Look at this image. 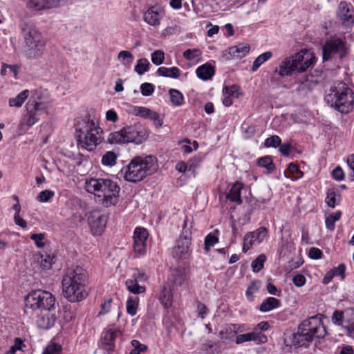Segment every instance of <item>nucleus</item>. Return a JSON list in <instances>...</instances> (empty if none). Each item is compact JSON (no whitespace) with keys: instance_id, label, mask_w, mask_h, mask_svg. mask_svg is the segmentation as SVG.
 I'll use <instances>...</instances> for the list:
<instances>
[{"instance_id":"423d86ee","label":"nucleus","mask_w":354,"mask_h":354,"mask_svg":"<svg viewBox=\"0 0 354 354\" xmlns=\"http://www.w3.org/2000/svg\"><path fill=\"white\" fill-rule=\"evenodd\" d=\"M326 102L342 113H348L353 110L354 93L346 84L337 82L325 96Z\"/></svg>"},{"instance_id":"7c9ffc66","label":"nucleus","mask_w":354,"mask_h":354,"mask_svg":"<svg viewBox=\"0 0 354 354\" xmlns=\"http://www.w3.org/2000/svg\"><path fill=\"white\" fill-rule=\"evenodd\" d=\"M40 266L41 268L46 270L51 268L53 263H55V256L53 254H41L40 255Z\"/></svg>"},{"instance_id":"393cba45","label":"nucleus","mask_w":354,"mask_h":354,"mask_svg":"<svg viewBox=\"0 0 354 354\" xmlns=\"http://www.w3.org/2000/svg\"><path fill=\"white\" fill-rule=\"evenodd\" d=\"M214 74V66L210 64H205L196 69V75L198 78L207 80L212 78Z\"/></svg>"},{"instance_id":"052dcab7","label":"nucleus","mask_w":354,"mask_h":354,"mask_svg":"<svg viewBox=\"0 0 354 354\" xmlns=\"http://www.w3.org/2000/svg\"><path fill=\"white\" fill-rule=\"evenodd\" d=\"M261 286V282L259 281H253L250 283V285L248 286V290H246V295L249 297H252L253 294L255 292H257Z\"/></svg>"},{"instance_id":"4468645a","label":"nucleus","mask_w":354,"mask_h":354,"mask_svg":"<svg viewBox=\"0 0 354 354\" xmlns=\"http://www.w3.org/2000/svg\"><path fill=\"white\" fill-rule=\"evenodd\" d=\"M24 45L30 46L32 44L45 43L39 31L32 26H26L22 28Z\"/></svg>"},{"instance_id":"603ef678","label":"nucleus","mask_w":354,"mask_h":354,"mask_svg":"<svg viewBox=\"0 0 354 354\" xmlns=\"http://www.w3.org/2000/svg\"><path fill=\"white\" fill-rule=\"evenodd\" d=\"M62 346L58 343H52L46 348L42 354H61Z\"/></svg>"},{"instance_id":"a18cd8bd","label":"nucleus","mask_w":354,"mask_h":354,"mask_svg":"<svg viewBox=\"0 0 354 354\" xmlns=\"http://www.w3.org/2000/svg\"><path fill=\"white\" fill-rule=\"evenodd\" d=\"M266 259V257L264 254H260L257 258L252 261V268L254 272H259L263 268V263Z\"/></svg>"},{"instance_id":"5fc2aeb1","label":"nucleus","mask_w":354,"mask_h":354,"mask_svg":"<svg viewBox=\"0 0 354 354\" xmlns=\"http://www.w3.org/2000/svg\"><path fill=\"white\" fill-rule=\"evenodd\" d=\"M27 8L35 11L43 10V1L42 0H29L26 3Z\"/></svg>"},{"instance_id":"338daca9","label":"nucleus","mask_w":354,"mask_h":354,"mask_svg":"<svg viewBox=\"0 0 354 354\" xmlns=\"http://www.w3.org/2000/svg\"><path fill=\"white\" fill-rule=\"evenodd\" d=\"M344 318V313L340 310H335L332 316V322L335 324L341 325Z\"/></svg>"},{"instance_id":"69168bd1","label":"nucleus","mask_w":354,"mask_h":354,"mask_svg":"<svg viewBox=\"0 0 354 354\" xmlns=\"http://www.w3.org/2000/svg\"><path fill=\"white\" fill-rule=\"evenodd\" d=\"M44 10L57 8L60 4V0H42Z\"/></svg>"},{"instance_id":"864d4df0","label":"nucleus","mask_w":354,"mask_h":354,"mask_svg":"<svg viewBox=\"0 0 354 354\" xmlns=\"http://www.w3.org/2000/svg\"><path fill=\"white\" fill-rule=\"evenodd\" d=\"M251 232L254 233V237L258 243H261L268 234V230L265 227H260L257 230Z\"/></svg>"},{"instance_id":"a211bd4d","label":"nucleus","mask_w":354,"mask_h":354,"mask_svg":"<svg viewBox=\"0 0 354 354\" xmlns=\"http://www.w3.org/2000/svg\"><path fill=\"white\" fill-rule=\"evenodd\" d=\"M191 238L187 236H180L173 248L172 254L174 258L181 259L189 252Z\"/></svg>"},{"instance_id":"9d476101","label":"nucleus","mask_w":354,"mask_h":354,"mask_svg":"<svg viewBox=\"0 0 354 354\" xmlns=\"http://www.w3.org/2000/svg\"><path fill=\"white\" fill-rule=\"evenodd\" d=\"M348 54V48L346 46V41L333 36L327 39L322 46L323 60L328 61L333 56L337 55L340 59Z\"/></svg>"},{"instance_id":"774afa93","label":"nucleus","mask_w":354,"mask_h":354,"mask_svg":"<svg viewBox=\"0 0 354 354\" xmlns=\"http://www.w3.org/2000/svg\"><path fill=\"white\" fill-rule=\"evenodd\" d=\"M292 283L297 287H301L306 283V277L301 274H297L293 277Z\"/></svg>"},{"instance_id":"8fccbe9b","label":"nucleus","mask_w":354,"mask_h":354,"mask_svg":"<svg viewBox=\"0 0 354 354\" xmlns=\"http://www.w3.org/2000/svg\"><path fill=\"white\" fill-rule=\"evenodd\" d=\"M165 60V53L161 50H156L151 54V62L158 66L163 63Z\"/></svg>"},{"instance_id":"bf43d9fd","label":"nucleus","mask_w":354,"mask_h":354,"mask_svg":"<svg viewBox=\"0 0 354 354\" xmlns=\"http://www.w3.org/2000/svg\"><path fill=\"white\" fill-rule=\"evenodd\" d=\"M54 192L46 189L44 191H41L39 194L37 196V200L39 202H47L54 196Z\"/></svg>"},{"instance_id":"4c0bfd02","label":"nucleus","mask_w":354,"mask_h":354,"mask_svg":"<svg viewBox=\"0 0 354 354\" xmlns=\"http://www.w3.org/2000/svg\"><path fill=\"white\" fill-rule=\"evenodd\" d=\"M117 156L111 151H107L102 158V164L106 166H113L116 163Z\"/></svg>"},{"instance_id":"37998d69","label":"nucleus","mask_w":354,"mask_h":354,"mask_svg":"<svg viewBox=\"0 0 354 354\" xmlns=\"http://www.w3.org/2000/svg\"><path fill=\"white\" fill-rule=\"evenodd\" d=\"M202 55V52L198 48L187 49L183 53V57L189 61L199 59Z\"/></svg>"},{"instance_id":"680f3d73","label":"nucleus","mask_w":354,"mask_h":354,"mask_svg":"<svg viewBox=\"0 0 354 354\" xmlns=\"http://www.w3.org/2000/svg\"><path fill=\"white\" fill-rule=\"evenodd\" d=\"M347 165L350 170L348 173V178L351 181H354V153L348 157Z\"/></svg>"},{"instance_id":"a878e982","label":"nucleus","mask_w":354,"mask_h":354,"mask_svg":"<svg viewBox=\"0 0 354 354\" xmlns=\"http://www.w3.org/2000/svg\"><path fill=\"white\" fill-rule=\"evenodd\" d=\"M157 73L160 76L167 77L171 78H178L180 75V71L178 67L174 66L171 68L160 67Z\"/></svg>"},{"instance_id":"0e129e2a","label":"nucleus","mask_w":354,"mask_h":354,"mask_svg":"<svg viewBox=\"0 0 354 354\" xmlns=\"http://www.w3.org/2000/svg\"><path fill=\"white\" fill-rule=\"evenodd\" d=\"M22 346H24L22 340L20 338H16L14 345L10 347V350L8 351V353L15 354L17 351L22 350Z\"/></svg>"},{"instance_id":"e433bc0d","label":"nucleus","mask_w":354,"mask_h":354,"mask_svg":"<svg viewBox=\"0 0 354 354\" xmlns=\"http://www.w3.org/2000/svg\"><path fill=\"white\" fill-rule=\"evenodd\" d=\"M173 282L175 285L181 286L185 279V273L183 269H174L171 272Z\"/></svg>"},{"instance_id":"b1692460","label":"nucleus","mask_w":354,"mask_h":354,"mask_svg":"<svg viewBox=\"0 0 354 354\" xmlns=\"http://www.w3.org/2000/svg\"><path fill=\"white\" fill-rule=\"evenodd\" d=\"M243 188V184L242 183L239 181L236 182L232 185L226 198L232 202L241 204L242 203V200L241 198V191Z\"/></svg>"},{"instance_id":"c9c22d12","label":"nucleus","mask_w":354,"mask_h":354,"mask_svg":"<svg viewBox=\"0 0 354 354\" xmlns=\"http://www.w3.org/2000/svg\"><path fill=\"white\" fill-rule=\"evenodd\" d=\"M272 55V53L270 51H267L258 56L253 62L252 71H256L263 63L270 59Z\"/></svg>"},{"instance_id":"09e8293b","label":"nucleus","mask_w":354,"mask_h":354,"mask_svg":"<svg viewBox=\"0 0 354 354\" xmlns=\"http://www.w3.org/2000/svg\"><path fill=\"white\" fill-rule=\"evenodd\" d=\"M239 86L236 84L225 86L223 88V95H229L231 97L235 95L236 97L238 98L239 96Z\"/></svg>"},{"instance_id":"5701e85b","label":"nucleus","mask_w":354,"mask_h":354,"mask_svg":"<svg viewBox=\"0 0 354 354\" xmlns=\"http://www.w3.org/2000/svg\"><path fill=\"white\" fill-rule=\"evenodd\" d=\"M250 47L248 44H239L228 48V53L231 57L241 59L250 52Z\"/></svg>"},{"instance_id":"6e6552de","label":"nucleus","mask_w":354,"mask_h":354,"mask_svg":"<svg viewBox=\"0 0 354 354\" xmlns=\"http://www.w3.org/2000/svg\"><path fill=\"white\" fill-rule=\"evenodd\" d=\"M46 91L36 88L31 91V96L26 104V114L24 116L20 122V126L24 125L30 127L39 119V116L46 113Z\"/></svg>"},{"instance_id":"412c9836","label":"nucleus","mask_w":354,"mask_h":354,"mask_svg":"<svg viewBox=\"0 0 354 354\" xmlns=\"http://www.w3.org/2000/svg\"><path fill=\"white\" fill-rule=\"evenodd\" d=\"M254 341L257 344L266 343L268 337L261 332L253 331L252 333L239 335L236 338V343L240 344L246 342Z\"/></svg>"},{"instance_id":"e2e57ef3","label":"nucleus","mask_w":354,"mask_h":354,"mask_svg":"<svg viewBox=\"0 0 354 354\" xmlns=\"http://www.w3.org/2000/svg\"><path fill=\"white\" fill-rule=\"evenodd\" d=\"M45 235L43 233L39 234H32L30 236V239L33 240L36 244V245L41 248L44 247V243L42 242V241L44 239Z\"/></svg>"},{"instance_id":"c756f323","label":"nucleus","mask_w":354,"mask_h":354,"mask_svg":"<svg viewBox=\"0 0 354 354\" xmlns=\"http://www.w3.org/2000/svg\"><path fill=\"white\" fill-rule=\"evenodd\" d=\"M170 101L174 106H180L184 103V97L181 92L177 89L171 88L169 91Z\"/></svg>"},{"instance_id":"de8ad7c7","label":"nucleus","mask_w":354,"mask_h":354,"mask_svg":"<svg viewBox=\"0 0 354 354\" xmlns=\"http://www.w3.org/2000/svg\"><path fill=\"white\" fill-rule=\"evenodd\" d=\"M171 298L172 296L170 292L165 288L162 292L160 298V301L165 308H169L171 306Z\"/></svg>"},{"instance_id":"f704fd0d","label":"nucleus","mask_w":354,"mask_h":354,"mask_svg":"<svg viewBox=\"0 0 354 354\" xmlns=\"http://www.w3.org/2000/svg\"><path fill=\"white\" fill-rule=\"evenodd\" d=\"M257 163L259 166L265 167L269 173L275 169V166L273 163L272 159L269 156L259 158L257 160Z\"/></svg>"},{"instance_id":"c03bdc74","label":"nucleus","mask_w":354,"mask_h":354,"mask_svg":"<svg viewBox=\"0 0 354 354\" xmlns=\"http://www.w3.org/2000/svg\"><path fill=\"white\" fill-rule=\"evenodd\" d=\"M288 172L292 174V180H297L303 176V172L295 163H290L288 167ZM290 178V176H289Z\"/></svg>"},{"instance_id":"1a4fd4ad","label":"nucleus","mask_w":354,"mask_h":354,"mask_svg":"<svg viewBox=\"0 0 354 354\" xmlns=\"http://www.w3.org/2000/svg\"><path fill=\"white\" fill-rule=\"evenodd\" d=\"M55 297L48 291L33 290L25 297L26 309L50 311L55 308Z\"/></svg>"},{"instance_id":"6ab92c4d","label":"nucleus","mask_w":354,"mask_h":354,"mask_svg":"<svg viewBox=\"0 0 354 354\" xmlns=\"http://www.w3.org/2000/svg\"><path fill=\"white\" fill-rule=\"evenodd\" d=\"M88 223L91 231L94 235H100L106 225V216L105 215H92L88 218Z\"/></svg>"},{"instance_id":"f03ea898","label":"nucleus","mask_w":354,"mask_h":354,"mask_svg":"<svg viewBox=\"0 0 354 354\" xmlns=\"http://www.w3.org/2000/svg\"><path fill=\"white\" fill-rule=\"evenodd\" d=\"M75 128L78 145L82 149L91 151L102 142L103 131L90 115L77 120Z\"/></svg>"},{"instance_id":"6e6d98bb","label":"nucleus","mask_w":354,"mask_h":354,"mask_svg":"<svg viewBox=\"0 0 354 354\" xmlns=\"http://www.w3.org/2000/svg\"><path fill=\"white\" fill-rule=\"evenodd\" d=\"M214 347L213 342L212 341H207L206 343L203 344L198 348L199 354H215L212 351Z\"/></svg>"},{"instance_id":"79ce46f5","label":"nucleus","mask_w":354,"mask_h":354,"mask_svg":"<svg viewBox=\"0 0 354 354\" xmlns=\"http://www.w3.org/2000/svg\"><path fill=\"white\" fill-rule=\"evenodd\" d=\"M131 344L133 348L130 351V354H140L141 353H144L147 350V346L141 344L137 339L131 340Z\"/></svg>"},{"instance_id":"4d7b16f0","label":"nucleus","mask_w":354,"mask_h":354,"mask_svg":"<svg viewBox=\"0 0 354 354\" xmlns=\"http://www.w3.org/2000/svg\"><path fill=\"white\" fill-rule=\"evenodd\" d=\"M155 87L151 83H143L140 86L141 93L143 96H150L154 92Z\"/></svg>"},{"instance_id":"a19ab883","label":"nucleus","mask_w":354,"mask_h":354,"mask_svg":"<svg viewBox=\"0 0 354 354\" xmlns=\"http://www.w3.org/2000/svg\"><path fill=\"white\" fill-rule=\"evenodd\" d=\"M257 241L254 237V233L251 232H248L243 239V245L242 250L244 253L247 252L250 249L254 241Z\"/></svg>"},{"instance_id":"c85d7f7f","label":"nucleus","mask_w":354,"mask_h":354,"mask_svg":"<svg viewBox=\"0 0 354 354\" xmlns=\"http://www.w3.org/2000/svg\"><path fill=\"white\" fill-rule=\"evenodd\" d=\"M30 92L28 90H24L19 93L15 97L9 100L10 106L21 107L25 100L28 98Z\"/></svg>"},{"instance_id":"4be33fe9","label":"nucleus","mask_w":354,"mask_h":354,"mask_svg":"<svg viewBox=\"0 0 354 354\" xmlns=\"http://www.w3.org/2000/svg\"><path fill=\"white\" fill-rule=\"evenodd\" d=\"M56 317L50 311L41 313L37 319V326L41 329L48 330L55 325Z\"/></svg>"},{"instance_id":"473e14b6","label":"nucleus","mask_w":354,"mask_h":354,"mask_svg":"<svg viewBox=\"0 0 354 354\" xmlns=\"http://www.w3.org/2000/svg\"><path fill=\"white\" fill-rule=\"evenodd\" d=\"M107 141L110 144H120L127 142L123 133V128L120 131L111 133L109 135Z\"/></svg>"},{"instance_id":"13d9d810","label":"nucleus","mask_w":354,"mask_h":354,"mask_svg":"<svg viewBox=\"0 0 354 354\" xmlns=\"http://www.w3.org/2000/svg\"><path fill=\"white\" fill-rule=\"evenodd\" d=\"M138 303L137 301H134L132 298H129L127 301V311L129 314L133 316L137 313V308Z\"/></svg>"},{"instance_id":"2f4dec72","label":"nucleus","mask_w":354,"mask_h":354,"mask_svg":"<svg viewBox=\"0 0 354 354\" xmlns=\"http://www.w3.org/2000/svg\"><path fill=\"white\" fill-rule=\"evenodd\" d=\"M127 290L133 294H140L145 292V287L139 286L138 282L134 279H127L126 281Z\"/></svg>"},{"instance_id":"f8f14e48","label":"nucleus","mask_w":354,"mask_h":354,"mask_svg":"<svg viewBox=\"0 0 354 354\" xmlns=\"http://www.w3.org/2000/svg\"><path fill=\"white\" fill-rule=\"evenodd\" d=\"M148 232L145 228L136 227L133 233V250L139 255H144L146 252V241L148 238Z\"/></svg>"},{"instance_id":"ddd939ff","label":"nucleus","mask_w":354,"mask_h":354,"mask_svg":"<svg viewBox=\"0 0 354 354\" xmlns=\"http://www.w3.org/2000/svg\"><path fill=\"white\" fill-rule=\"evenodd\" d=\"M132 113L136 116H140L145 119H149L154 121L158 128L162 127L163 124V120L160 118L159 114L147 107L134 106L132 110Z\"/></svg>"},{"instance_id":"dca6fc26","label":"nucleus","mask_w":354,"mask_h":354,"mask_svg":"<svg viewBox=\"0 0 354 354\" xmlns=\"http://www.w3.org/2000/svg\"><path fill=\"white\" fill-rule=\"evenodd\" d=\"M337 15L344 25L354 23V8L353 5L342 1L338 7Z\"/></svg>"},{"instance_id":"bb28decb","label":"nucleus","mask_w":354,"mask_h":354,"mask_svg":"<svg viewBox=\"0 0 354 354\" xmlns=\"http://www.w3.org/2000/svg\"><path fill=\"white\" fill-rule=\"evenodd\" d=\"M280 305V301L274 297H268L265 299L260 306L259 310L261 312H268Z\"/></svg>"},{"instance_id":"3c124183","label":"nucleus","mask_w":354,"mask_h":354,"mask_svg":"<svg viewBox=\"0 0 354 354\" xmlns=\"http://www.w3.org/2000/svg\"><path fill=\"white\" fill-rule=\"evenodd\" d=\"M218 241V239L216 236L213 235L211 233L207 234L205 239L204 242V249L205 252H208L210 248L214 246Z\"/></svg>"},{"instance_id":"0eeeda50","label":"nucleus","mask_w":354,"mask_h":354,"mask_svg":"<svg viewBox=\"0 0 354 354\" xmlns=\"http://www.w3.org/2000/svg\"><path fill=\"white\" fill-rule=\"evenodd\" d=\"M315 57L307 50H301L286 58L276 68L274 73L280 76H290L294 73H303L315 62Z\"/></svg>"},{"instance_id":"2eb2a0df","label":"nucleus","mask_w":354,"mask_h":354,"mask_svg":"<svg viewBox=\"0 0 354 354\" xmlns=\"http://www.w3.org/2000/svg\"><path fill=\"white\" fill-rule=\"evenodd\" d=\"M120 331L118 329L109 330L103 332L101 337V346L109 354H111L115 348V340Z\"/></svg>"},{"instance_id":"aec40b11","label":"nucleus","mask_w":354,"mask_h":354,"mask_svg":"<svg viewBox=\"0 0 354 354\" xmlns=\"http://www.w3.org/2000/svg\"><path fill=\"white\" fill-rule=\"evenodd\" d=\"M45 43L32 44L30 46L23 45L22 51L24 55L29 59L40 57L44 51Z\"/></svg>"},{"instance_id":"cd10ccee","label":"nucleus","mask_w":354,"mask_h":354,"mask_svg":"<svg viewBox=\"0 0 354 354\" xmlns=\"http://www.w3.org/2000/svg\"><path fill=\"white\" fill-rule=\"evenodd\" d=\"M340 195L333 189L327 191L325 202L330 208H334L340 201Z\"/></svg>"},{"instance_id":"72a5a7b5","label":"nucleus","mask_w":354,"mask_h":354,"mask_svg":"<svg viewBox=\"0 0 354 354\" xmlns=\"http://www.w3.org/2000/svg\"><path fill=\"white\" fill-rule=\"evenodd\" d=\"M342 214V212L339 210L335 214L326 216L325 220L326 228L330 231H333L335 230V223L341 218Z\"/></svg>"},{"instance_id":"ea45409f","label":"nucleus","mask_w":354,"mask_h":354,"mask_svg":"<svg viewBox=\"0 0 354 354\" xmlns=\"http://www.w3.org/2000/svg\"><path fill=\"white\" fill-rule=\"evenodd\" d=\"M118 59L121 61L123 65L130 66L133 60V56L129 51L122 50L118 53Z\"/></svg>"},{"instance_id":"7ed1b4c3","label":"nucleus","mask_w":354,"mask_h":354,"mask_svg":"<svg viewBox=\"0 0 354 354\" xmlns=\"http://www.w3.org/2000/svg\"><path fill=\"white\" fill-rule=\"evenodd\" d=\"M158 169V161L155 156H139L134 157L120 172L125 180L138 183L154 174Z\"/></svg>"},{"instance_id":"f257e3e1","label":"nucleus","mask_w":354,"mask_h":354,"mask_svg":"<svg viewBox=\"0 0 354 354\" xmlns=\"http://www.w3.org/2000/svg\"><path fill=\"white\" fill-rule=\"evenodd\" d=\"M88 280L87 272L80 266L68 268L62 280L63 295L70 302H78L86 299Z\"/></svg>"},{"instance_id":"f3484780","label":"nucleus","mask_w":354,"mask_h":354,"mask_svg":"<svg viewBox=\"0 0 354 354\" xmlns=\"http://www.w3.org/2000/svg\"><path fill=\"white\" fill-rule=\"evenodd\" d=\"M164 14L160 7L151 6L144 13V21L152 26H159L160 19Z\"/></svg>"},{"instance_id":"49530a36","label":"nucleus","mask_w":354,"mask_h":354,"mask_svg":"<svg viewBox=\"0 0 354 354\" xmlns=\"http://www.w3.org/2000/svg\"><path fill=\"white\" fill-rule=\"evenodd\" d=\"M281 143V140L278 136H272L265 140L264 146L266 147L277 148Z\"/></svg>"},{"instance_id":"58836bf2","label":"nucleus","mask_w":354,"mask_h":354,"mask_svg":"<svg viewBox=\"0 0 354 354\" xmlns=\"http://www.w3.org/2000/svg\"><path fill=\"white\" fill-rule=\"evenodd\" d=\"M149 62L146 58H141L138 60L137 64L135 66V71L139 74L142 75L149 70Z\"/></svg>"},{"instance_id":"39448f33","label":"nucleus","mask_w":354,"mask_h":354,"mask_svg":"<svg viewBox=\"0 0 354 354\" xmlns=\"http://www.w3.org/2000/svg\"><path fill=\"white\" fill-rule=\"evenodd\" d=\"M327 331L321 319L311 317L304 320L298 328L297 333L290 336L291 345L295 346H307L308 344L315 339H322Z\"/></svg>"},{"instance_id":"9b49d317","label":"nucleus","mask_w":354,"mask_h":354,"mask_svg":"<svg viewBox=\"0 0 354 354\" xmlns=\"http://www.w3.org/2000/svg\"><path fill=\"white\" fill-rule=\"evenodd\" d=\"M123 133L127 142L140 144L147 138L146 130L140 124L124 127Z\"/></svg>"},{"instance_id":"20e7f679","label":"nucleus","mask_w":354,"mask_h":354,"mask_svg":"<svg viewBox=\"0 0 354 354\" xmlns=\"http://www.w3.org/2000/svg\"><path fill=\"white\" fill-rule=\"evenodd\" d=\"M85 189L88 192L97 196L105 207L115 205L120 192L116 182L110 178H102L86 179Z\"/></svg>"}]
</instances>
